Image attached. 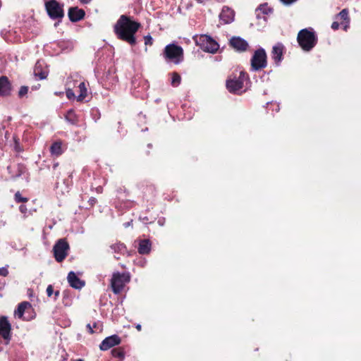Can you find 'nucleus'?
Instances as JSON below:
<instances>
[{
	"instance_id": "obj_13",
	"label": "nucleus",
	"mask_w": 361,
	"mask_h": 361,
	"mask_svg": "<svg viewBox=\"0 0 361 361\" xmlns=\"http://www.w3.org/2000/svg\"><path fill=\"white\" fill-rule=\"evenodd\" d=\"M284 46L281 43L274 45L271 51V58L276 65H279L283 59Z\"/></svg>"
},
{
	"instance_id": "obj_15",
	"label": "nucleus",
	"mask_w": 361,
	"mask_h": 361,
	"mask_svg": "<svg viewBox=\"0 0 361 361\" xmlns=\"http://www.w3.org/2000/svg\"><path fill=\"white\" fill-rule=\"evenodd\" d=\"M70 286L76 289H80L85 286V282L81 281L73 271H70L67 277Z\"/></svg>"
},
{
	"instance_id": "obj_33",
	"label": "nucleus",
	"mask_w": 361,
	"mask_h": 361,
	"mask_svg": "<svg viewBox=\"0 0 361 361\" xmlns=\"http://www.w3.org/2000/svg\"><path fill=\"white\" fill-rule=\"evenodd\" d=\"M66 96L69 99H74L75 97V93L71 89H68L66 90Z\"/></svg>"
},
{
	"instance_id": "obj_21",
	"label": "nucleus",
	"mask_w": 361,
	"mask_h": 361,
	"mask_svg": "<svg viewBox=\"0 0 361 361\" xmlns=\"http://www.w3.org/2000/svg\"><path fill=\"white\" fill-rule=\"evenodd\" d=\"M151 250V243L149 240H142L139 243L138 252L140 254L146 255Z\"/></svg>"
},
{
	"instance_id": "obj_23",
	"label": "nucleus",
	"mask_w": 361,
	"mask_h": 361,
	"mask_svg": "<svg viewBox=\"0 0 361 361\" xmlns=\"http://www.w3.org/2000/svg\"><path fill=\"white\" fill-rule=\"evenodd\" d=\"M66 120L72 125H75L78 122V118L75 113V111L72 109H70L67 111L65 116Z\"/></svg>"
},
{
	"instance_id": "obj_12",
	"label": "nucleus",
	"mask_w": 361,
	"mask_h": 361,
	"mask_svg": "<svg viewBox=\"0 0 361 361\" xmlns=\"http://www.w3.org/2000/svg\"><path fill=\"white\" fill-rule=\"evenodd\" d=\"M121 343V338L117 335H112L106 337L101 343L99 348L102 350H107L111 347L118 345Z\"/></svg>"
},
{
	"instance_id": "obj_40",
	"label": "nucleus",
	"mask_w": 361,
	"mask_h": 361,
	"mask_svg": "<svg viewBox=\"0 0 361 361\" xmlns=\"http://www.w3.org/2000/svg\"><path fill=\"white\" fill-rule=\"evenodd\" d=\"M83 4H89L92 0H79Z\"/></svg>"
},
{
	"instance_id": "obj_24",
	"label": "nucleus",
	"mask_w": 361,
	"mask_h": 361,
	"mask_svg": "<svg viewBox=\"0 0 361 361\" xmlns=\"http://www.w3.org/2000/svg\"><path fill=\"white\" fill-rule=\"evenodd\" d=\"M50 152L51 154L55 156H59L62 154V148H61V143L59 142H56L52 144V145L50 147Z\"/></svg>"
},
{
	"instance_id": "obj_2",
	"label": "nucleus",
	"mask_w": 361,
	"mask_h": 361,
	"mask_svg": "<svg viewBox=\"0 0 361 361\" xmlns=\"http://www.w3.org/2000/svg\"><path fill=\"white\" fill-rule=\"evenodd\" d=\"M297 41L303 51H310L316 45L317 37L312 28H305L298 32Z\"/></svg>"
},
{
	"instance_id": "obj_7",
	"label": "nucleus",
	"mask_w": 361,
	"mask_h": 361,
	"mask_svg": "<svg viewBox=\"0 0 361 361\" xmlns=\"http://www.w3.org/2000/svg\"><path fill=\"white\" fill-rule=\"evenodd\" d=\"M246 79V74L243 71L240 72L238 78H228L226 81V87L228 90L231 93H240Z\"/></svg>"
},
{
	"instance_id": "obj_29",
	"label": "nucleus",
	"mask_w": 361,
	"mask_h": 361,
	"mask_svg": "<svg viewBox=\"0 0 361 361\" xmlns=\"http://www.w3.org/2000/svg\"><path fill=\"white\" fill-rule=\"evenodd\" d=\"M111 353L114 357H118L121 360L124 358V353L120 349H114L112 350Z\"/></svg>"
},
{
	"instance_id": "obj_22",
	"label": "nucleus",
	"mask_w": 361,
	"mask_h": 361,
	"mask_svg": "<svg viewBox=\"0 0 361 361\" xmlns=\"http://www.w3.org/2000/svg\"><path fill=\"white\" fill-rule=\"evenodd\" d=\"M205 46L209 48V49H203V51L209 53H215L219 48V44L210 36L208 37V42Z\"/></svg>"
},
{
	"instance_id": "obj_39",
	"label": "nucleus",
	"mask_w": 361,
	"mask_h": 361,
	"mask_svg": "<svg viewBox=\"0 0 361 361\" xmlns=\"http://www.w3.org/2000/svg\"><path fill=\"white\" fill-rule=\"evenodd\" d=\"M87 329H88V331H89V332L90 334H93L94 333L93 327L90 324H88L87 325Z\"/></svg>"
},
{
	"instance_id": "obj_9",
	"label": "nucleus",
	"mask_w": 361,
	"mask_h": 361,
	"mask_svg": "<svg viewBox=\"0 0 361 361\" xmlns=\"http://www.w3.org/2000/svg\"><path fill=\"white\" fill-rule=\"evenodd\" d=\"M45 7L49 16L52 19L61 18L63 16L62 6L56 0L46 2Z\"/></svg>"
},
{
	"instance_id": "obj_20",
	"label": "nucleus",
	"mask_w": 361,
	"mask_h": 361,
	"mask_svg": "<svg viewBox=\"0 0 361 361\" xmlns=\"http://www.w3.org/2000/svg\"><path fill=\"white\" fill-rule=\"evenodd\" d=\"M270 13H271V9L268 8L266 4L261 5L256 10L257 18L259 19L263 18L264 20H267L266 15H268Z\"/></svg>"
},
{
	"instance_id": "obj_4",
	"label": "nucleus",
	"mask_w": 361,
	"mask_h": 361,
	"mask_svg": "<svg viewBox=\"0 0 361 361\" xmlns=\"http://www.w3.org/2000/svg\"><path fill=\"white\" fill-rule=\"evenodd\" d=\"M130 281V274L129 272L120 273L114 272L111 279V286L115 294L120 293L125 286Z\"/></svg>"
},
{
	"instance_id": "obj_5",
	"label": "nucleus",
	"mask_w": 361,
	"mask_h": 361,
	"mask_svg": "<svg viewBox=\"0 0 361 361\" xmlns=\"http://www.w3.org/2000/svg\"><path fill=\"white\" fill-rule=\"evenodd\" d=\"M14 316L25 321H30L35 317L32 305L27 301L20 302L14 311Z\"/></svg>"
},
{
	"instance_id": "obj_30",
	"label": "nucleus",
	"mask_w": 361,
	"mask_h": 361,
	"mask_svg": "<svg viewBox=\"0 0 361 361\" xmlns=\"http://www.w3.org/2000/svg\"><path fill=\"white\" fill-rule=\"evenodd\" d=\"M15 200L18 202H25L27 201V199L26 197H23L19 192L16 193Z\"/></svg>"
},
{
	"instance_id": "obj_41",
	"label": "nucleus",
	"mask_w": 361,
	"mask_h": 361,
	"mask_svg": "<svg viewBox=\"0 0 361 361\" xmlns=\"http://www.w3.org/2000/svg\"><path fill=\"white\" fill-rule=\"evenodd\" d=\"M136 329L138 330V331H140L141 330V325L140 324H137L136 326Z\"/></svg>"
},
{
	"instance_id": "obj_18",
	"label": "nucleus",
	"mask_w": 361,
	"mask_h": 361,
	"mask_svg": "<svg viewBox=\"0 0 361 361\" xmlns=\"http://www.w3.org/2000/svg\"><path fill=\"white\" fill-rule=\"evenodd\" d=\"M11 84L6 76L0 78V96L8 95L11 92Z\"/></svg>"
},
{
	"instance_id": "obj_35",
	"label": "nucleus",
	"mask_w": 361,
	"mask_h": 361,
	"mask_svg": "<svg viewBox=\"0 0 361 361\" xmlns=\"http://www.w3.org/2000/svg\"><path fill=\"white\" fill-rule=\"evenodd\" d=\"M54 293L53 287L51 285H49L47 288V294L49 297H51Z\"/></svg>"
},
{
	"instance_id": "obj_25",
	"label": "nucleus",
	"mask_w": 361,
	"mask_h": 361,
	"mask_svg": "<svg viewBox=\"0 0 361 361\" xmlns=\"http://www.w3.org/2000/svg\"><path fill=\"white\" fill-rule=\"evenodd\" d=\"M80 89V94L77 97L78 101H82L87 97V87L86 85L84 82H82L79 84L78 86Z\"/></svg>"
},
{
	"instance_id": "obj_28",
	"label": "nucleus",
	"mask_w": 361,
	"mask_h": 361,
	"mask_svg": "<svg viewBox=\"0 0 361 361\" xmlns=\"http://www.w3.org/2000/svg\"><path fill=\"white\" fill-rule=\"evenodd\" d=\"M181 81L180 75L177 73H173L171 75V85L173 87H177L180 85Z\"/></svg>"
},
{
	"instance_id": "obj_27",
	"label": "nucleus",
	"mask_w": 361,
	"mask_h": 361,
	"mask_svg": "<svg viewBox=\"0 0 361 361\" xmlns=\"http://www.w3.org/2000/svg\"><path fill=\"white\" fill-rule=\"evenodd\" d=\"M111 248L116 253L123 254L126 251V246L120 243L113 244Z\"/></svg>"
},
{
	"instance_id": "obj_16",
	"label": "nucleus",
	"mask_w": 361,
	"mask_h": 361,
	"mask_svg": "<svg viewBox=\"0 0 361 361\" xmlns=\"http://www.w3.org/2000/svg\"><path fill=\"white\" fill-rule=\"evenodd\" d=\"M85 11L78 7L71 8L68 11V16L72 22H77L82 19L85 16Z\"/></svg>"
},
{
	"instance_id": "obj_6",
	"label": "nucleus",
	"mask_w": 361,
	"mask_h": 361,
	"mask_svg": "<svg viewBox=\"0 0 361 361\" xmlns=\"http://www.w3.org/2000/svg\"><path fill=\"white\" fill-rule=\"evenodd\" d=\"M267 65V54L264 49L256 50L251 59V69L257 71L265 68Z\"/></svg>"
},
{
	"instance_id": "obj_19",
	"label": "nucleus",
	"mask_w": 361,
	"mask_h": 361,
	"mask_svg": "<svg viewBox=\"0 0 361 361\" xmlns=\"http://www.w3.org/2000/svg\"><path fill=\"white\" fill-rule=\"evenodd\" d=\"M209 35H195L193 37V39L195 42V44L199 46L202 50L203 49H209L205 44L208 42Z\"/></svg>"
},
{
	"instance_id": "obj_42",
	"label": "nucleus",
	"mask_w": 361,
	"mask_h": 361,
	"mask_svg": "<svg viewBox=\"0 0 361 361\" xmlns=\"http://www.w3.org/2000/svg\"><path fill=\"white\" fill-rule=\"evenodd\" d=\"M54 294H55V299H56L59 296V291H56Z\"/></svg>"
},
{
	"instance_id": "obj_32",
	"label": "nucleus",
	"mask_w": 361,
	"mask_h": 361,
	"mask_svg": "<svg viewBox=\"0 0 361 361\" xmlns=\"http://www.w3.org/2000/svg\"><path fill=\"white\" fill-rule=\"evenodd\" d=\"M153 43V39L150 35H147L145 37V44L146 45H152Z\"/></svg>"
},
{
	"instance_id": "obj_36",
	"label": "nucleus",
	"mask_w": 361,
	"mask_h": 361,
	"mask_svg": "<svg viewBox=\"0 0 361 361\" xmlns=\"http://www.w3.org/2000/svg\"><path fill=\"white\" fill-rule=\"evenodd\" d=\"M285 5H290L295 2L297 0H280Z\"/></svg>"
},
{
	"instance_id": "obj_10",
	"label": "nucleus",
	"mask_w": 361,
	"mask_h": 361,
	"mask_svg": "<svg viewBox=\"0 0 361 361\" xmlns=\"http://www.w3.org/2000/svg\"><path fill=\"white\" fill-rule=\"evenodd\" d=\"M235 11L231 8L224 6H223L219 18L221 23L224 25L230 24L235 20Z\"/></svg>"
},
{
	"instance_id": "obj_37",
	"label": "nucleus",
	"mask_w": 361,
	"mask_h": 361,
	"mask_svg": "<svg viewBox=\"0 0 361 361\" xmlns=\"http://www.w3.org/2000/svg\"><path fill=\"white\" fill-rule=\"evenodd\" d=\"M339 27V23L337 21L333 22L331 24V28L334 30H338Z\"/></svg>"
},
{
	"instance_id": "obj_11",
	"label": "nucleus",
	"mask_w": 361,
	"mask_h": 361,
	"mask_svg": "<svg viewBox=\"0 0 361 361\" xmlns=\"http://www.w3.org/2000/svg\"><path fill=\"white\" fill-rule=\"evenodd\" d=\"M11 326L8 318L5 316L0 317V335L6 341V343L11 340Z\"/></svg>"
},
{
	"instance_id": "obj_17",
	"label": "nucleus",
	"mask_w": 361,
	"mask_h": 361,
	"mask_svg": "<svg viewBox=\"0 0 361 361\" xmlns=\"http://www.w3.org/2000/svg\"><path fill=\"white\" fill-rule=\"evenodd\" d=\"M34 74L40 80L45 79L48 75V70L44 66V63L37 61L34 68Z\"/></svg>"
},
{
	"instance_id": "obj_43",
	"label": "nucleus",
	"mask_w": 361,
	"mask_h": 361,
	"mask_svg": "<svg viewBox=\"0 0 361 361\" xmlns=\"http://www.w3.org/2000/svg\"><path fill=\"white\" fill-rule=\"evenodd\" d=\"M92 327H93V328H95V329L98 328V324H97V323H94V324H93Z\"/></svg>"
},
{
	"instance_id": "obj_14",
	"label": "nucleus",
	"mask_w": 361,
	"mask_h": 361,
	"mask_svg": "<svg viewBox=\"0 0 361 361\" xmlns=\"http://www.w3.org/2000/svg\"><path fill=\"white\" fill-rule=\"evenodd\" d=\"M230 44L238 51H244L248 47V43L239 37H233L230 40Z\"/></svg>"
},
{
	"instance_id": "obj_44",
	"label": "nucleus",
	"mask_w": 361,
	"mask_h": 361,
	"mask_svg": "<svg viewBox=\"0 0 361 361\" xmlns=\"http://www.w3.org/2000/svg\"><path fill=\"white\" fill-rule=\"evenodd\" d=\"M92 202H95L96 200L94 198H93L92 200H91Z\"/></svg>"
},
{
	"instance_id": "obj_46",
	"label": "nucleus",
	"mask_w": 361,
	"mask_h": 361,
	"mask_svg": "<svg viewBox=\"0 0 361 361\" xmlns=\"http://www.w3.org/2000/svg\"><path fill=\"white\" fill-rule=\"evenodd\" d=\"M115 258L118 259V258H119V257H118V256L115 255Z\"/></svg>"
},
{
	"instance_id": "obj_38",
	"label": "nucleus",
	"mask_w": 361,
	"mask_h": 361,
	"mask_svg": "<svg viewBox=\"0 0 361 361\" xmlns=\"http://www.w3.org/2000/svg\"><path fill=\"white\" fill-rule=\"evenodd\" d=\"M19 209L23 214H26L27 211V209L25 205H20Z\"/></svg>"
},
{
	"instance_id": "obj_34",
	"label": "nucleus",
	"mask_w": 361,
	"mask_h": 361,
	"mask_svg": "<svg viewBox=\"0 0 361 361\" xmlns=\"http://www.w3.org/2000/svg\"><path fill=\"white\" fill-rule=\"evenodd\" d=\"M8 274V271L6 267L0 268V276H6Z\"/></svg>"
},
{
	"instance_id": "obj_3",
	"label": "nucleus",
	"mask_w": 361,
	"mask_h": 361,
	"mask_svg": "<svg viewBox=\"0 0 361 361\" xmlns=\"http://www.w3.org/2000/svg\"><path fill=\"white\" fill-rule=\"evenodd\" d=\"M162 55L167 62H171L176 65L180 63L184 59L183 48L175 44L166 45Z\"/></svg>"
},
{
	"instance_id": "obj_45",
	"label": "nucleus",
	"mask_w": 361,
	"mask_h": 361,
	"mask_svg": "<svg viewBox=\"0 0 361 361\" xmlns=\"http://www.w3.org/2000/svg\"><path fill=\"white\" fill-rule=\"evenodd\" d=\"M76 361H84V360L82 359H78Z\"/></svg>"
},
{
	"instance_id": "obj_8",
	"label": "nucleus",
	"mask_w": 361,
	"mask_h": 361,
	"mask_svg": "<svg viewBox=\"0 0 361 361\" xmlns=\"http://www.w3.org/2000/svg\"><path fill=\"white\" fill-rule=\"evenodd\" d=\"M69 245L65 239L59 240L53 247L54 255L56 260L62 262L68 255Z\"/></svg>"
},
{
	"instance_id": "obj_31",
	"label": "nucleus",
	"mask_w": 361,
	"mask_h": 361,
	"mask_svg": "<svg viewBox=\"0 0 361 361\" xmlns=\"http://www.w3.org/2000/svg\"><path fill=\"white\" fill-rule=\"evenodd\" d=\"M28 92V87L27 86H22L18 92L20 97L25 96Z\"/></svg>"
},
{
	"instance_id": "obj_26",
	"label": "nucleus",
	"mask_w": 361,
	"mask_h": 361,
	"mask_svg": "<svg viewBox=\"0 0 361 361\" xmlns=\"http://www.w3.org/2000/svg\"><path fill=\"white\" fill-rule=\"evenodd\" d=\"M338 17L340 18L341 20H343L345 22L346 24L345 25L344 28H345V30H346L348 26L349 22H350V19L348 17V11L345 8L343 9L338 14Z\"/></svg>"
},
{
	"instance_id": "obj_1",
	"label": "nucleus",
	"mask_w": 361,
	"mask_h": 361,
	"mask_svg": "<svg viewBox=\"0 0 361 361\" xmlns=\"http://www.w3.org/2000/svg\"><path fill=\"white\" fill-rule=\"evenodd\" d=\"M140 26V23L134 20L132 17L121 15L114 25V32L118 39L130 45H135V34Z\"/></svg>"
}]
</instances>
